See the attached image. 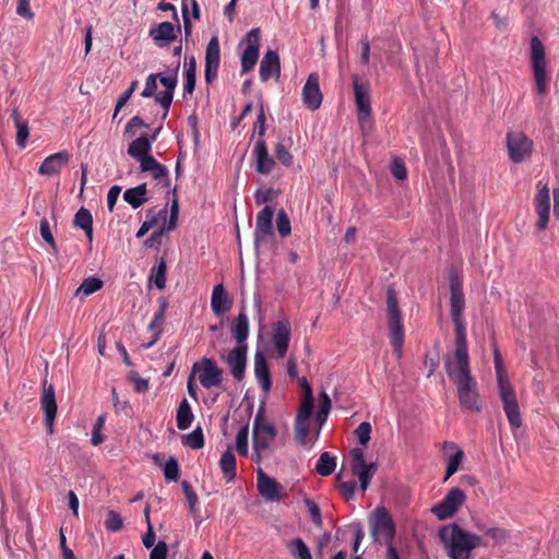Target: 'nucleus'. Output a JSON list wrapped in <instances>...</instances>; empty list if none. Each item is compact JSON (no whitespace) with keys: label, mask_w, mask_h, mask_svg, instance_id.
<instances>
[{"label":"nucleus","mask_w":559,"mask_h":559,"mask_svg":"<svg viewBox=\"0 0 559 559\" xmlns=\"http://www.w3.org/2000/svg\"><path fill=\"white\" fill-rule=\"evenodd\" d=\"M123 200L133 209H138L143 205L148 200L146 183H141L134 188L127 189L123 192Z\"/></svg>","instance_id":"33"},{"label":"nucleus","mask_w":559,"mask_h":559,"mask_svg":"<svg viewBox=\"0 0 559 559\" xmlns=\"http://www.w3.org/2000/svg\"><path fill=\"white\" fill-rule=\"evenodd\" d=\"M313 412V397H302L296 419L309 420Z\"/></svg>","instance_id":"53"},{"label":"nucleus","mask_w":559,"mask_h":559,"mask_svg":"<svg viewBox=\"0 0 559 559\" xmlns=\"http://www.w3.org/2000/svg\"><path fill=\"white\" fill-rule=\"evenodd\" d=\"M193 419H194V415L192 413L191 406H190L188 400L183 399L180 402V404L177 408V413H176V423H177L178 429H180V430L188 429L191 426Z\"/></svg>","instance_id":"34"},{"label":"nucleus","mask_w":559,"mask_h":559,"mask_svg":"<svg viewBox=\"0 0 559 559\" xmlns=\"http://www.w3.org/2000/svg\"><path fill=\"white\" fill-rule=\"evenodd\" d=\"M247 352L248 346L237 345L227 354L225 358V361L229 367L230 373L238 381H241L245 378Z\"/></svg>","instance_id":"14"},{"label":"nucleus","mask_w":559,"mask_h":559,"mask_svg":"<svg viewBox=\"0 0 559 559\" xmlns=\"http://www.w3.org/2000/svg\"><path fill=\"white\" fill-rule=\"evenodd\" d=\"M159 308L155 312L151 323L148 324V330L153 333L152 340L146 344V348L153 346L160 337L163 332V325L165 321V314L168 307V301L165 297L158 298Z\"/></svg>","instance_id":"27"},{"label":"nucleus","mask_w":559,"mask_h":559,"mask_svg":"<svg viewBox=\"0 0 559 559\" xmlns=\"http://www.w3.org/2000/svg\"><path fill=\"white\" fill-rule=\"evenodd\" d=\"M350 459L352 473L358 477L361 490L366 491L378 469V464L374 462L367 463L361 448H354L350 451Z\"/></svg>","instance_id":"9"},{"label":"nucleus","mask_w":559,"mask_h":559,"mask_svg":"<svg viewBox=\"0 0 559 559\" xmlns=\"http://www.w3.org/2000/svg\"><path fill=\"white\" fill-rule=\"evenodd\" d=\"M176 29L171 22H162L150 28L148 35L150 37L158 44V46H163L160 41H173L176 39Z\"/></svg>","instance_id":"32"},{"label":"nucleus","mask_w":559,"mask_h":559,"mask_svg":"<svg viewBox=\"0 0 559 559\" xmlns=\"http://www.w3.org/2000/svg\"><path fill=\"white\" fill-rule=\"evenodd\" d=\"M305 502L308 507V510L311 515V520H312L313 524L317 526H321L322 518H321V512H320L319 506L316 502H313L312 500H310L309 498H306Z\"/></svg>","instance_id":"62"},{"label":"nucleus","mask_w":559,"mask_h":559,"mask_svg":"<svg viewBox=\"0 0 559 559\" xmlns=\"http://www.w3.org/2000/svg\"><path fill=\"white\" fill-rule=\"evenodd\" d=\"M371 425L368 421H362L355 430V435L360 444L366 445L370 440Z\"/></svg>","instance_id":"58"},{"label":"nucleus","mask_w":559,"mask_h":559,"mask_svg":"<svg viewBox=\"0 0 559 559\" xmlns=\"http://www.w3.org/2000/svg\"><path fill=\"white\" fill-rule=\"evenodd\" d=\"M40 235L43 239L48 242L52 248L56 247V242L50 230V225L47 218H43L39 223Z\"/></svg>","instance_id":"63"},{"label":"nucleus","mask_w":559,"mask_h":559,"mask_svg":"<svg viewBox=\"0 0 559 559\" xmlns=\"http://www.w3.org/2000/svg\"><path fill=\"white\" fill-rule=\"evenodd\" d=\"M355 103L359 119H366L371 112L369 84L361 82L358 76L353 79Z\"/></svg>","instance_id":"18"},{"label":"nucleus","mask_w":559,"mask_h":559,"mask_svg":"<svg viewBox=\"0 0 559 559\" xmlns=\"http://www.w3.org/2000/svg\"><path fill=\"white\" fill-rule=\"evenodd\" d=\"M168 554V546L166 542L159 540L150 554V559H166Z\"/></svg>","instance_id":"64"},{"label":"nucleus","mask_w":559,"mask_h":559,"mask_svg":"<svg viewBox=\"0 0 559 559\" xmlns=\"http://www.w3.org/2000/svg\"><path fill=\"white\" fill-rule=\"evenodd\" d=\"M252 435L253 449L259 460L260 454L269 449L271 442L276 437L275 427L263 417V408H260L254 417Z\"/></svg>","instance_id":"7"},{"label":"nucleus","mask_w":559,"mask_h":559,"mask_svg":"<svg viewBox=\"0 0 559 559\" xmlns=\"http://www.w3.org/2000/svg\"><path fill=\"white\" fill-rule=\"evenodd\" d=\"M439 537L448 548L451 559H469L471 551L481 545L480 536L463 530L457 524L441 527Z\"/></svg>","instance_id":"4"},{"label":"nucleus","mask_w":559,"mask_h":559,"mask_svg":"<svg viewBox=\"0 0 559 559\" xmlns=\"http://www.w3.org/2000/svg\"><path fill=\"white\" fill-rule=\"evenodd\" d=\"M388 324L390 331V342L393 347V352L400 357L402 355V348L404 344V330L401 314H393L388 317Z\"/></svg>","instance_id":"26"},{"label":"nucleus","mask_w":559,"mask_h":559,"mask_svg":"<svg viewBox=\"0 0 559 559\" xmlns=\"http://www.w3.org/2000/svg\"><path fill=\"white\" fill-rule=\"evenodd\" d=\"M247 47L241 55V72L253 70L260 52V29L252 28L246 36Z\"/></svg>","instance_id":"13"},{"label":"nucleus","mask_w":559,"mask_h":559,"mask_svg":"<svg viewBox=\"0 0 559 559\" xmlns=\"http://www.w3.org/2000/svg\"><path fill=\"white\" fill-rule=\"evenodd\" d=\"M386 308H388V317L393 314H401L397 299L395 296V292L392 287H389L386 290Z\"/></svg>","instance_id":"59"},{"label":"nucleus","mask_w":559,"mask_h":559,"mask_svg":"<svg viewBox=\"0 0 559 559\" xmlns=\"http://www.w3.org/2000/svg\"><path fill=\"white\" fill-rule=\"evenodd\" d=\"M221 51L219 41L216 36L212 37L206 46L205 50V63H219Z\"/></svg>","instance_id":"46"},{"label":"nucleus","mask_w":559,"mask_h":559,"mask_svg":"<svg viewBox=\"0 0 559 559\" xmlns=\"http://www.w3.org/2000/svg\"><path fill=\"white\" fill-rule=\"evenodd\" d=\"M507 148L510 159L520 164L532 156L533 141L522 132H508Z\"/></svg>","instance_id":"10"},{"label":"nucleus","mask_w":559,"mask_h":559,"mask_svg":"<svg viewBox=\"0 0 559 559\" xmlns=\"http://www.w3.org/2000/svg\"><path fill=\"white\" fill-rule=\"evenodd\" d=\"M337 489L346 501L354 499L357 484L355 480L342 481L340 475L336 478Z\"/></svg>","instance_id":"49"},{"label":"nucleus","mask_w":559,"mask_h":559,"mask_svg":"<svg viewBox=\"0 0 559 559\" xmlns=\"http://www.w3.org/2000/svg\"><path fill=\"white\" fill-rule=\"evenodd\" d=\"M211 307L216 316H223L230 310L231 300L228 298L223 284L214 286L211 296Z\"/></svg>","instance_id":"31"},{"label":"nucleus","mask_w":559,"mask_h":559,"mask_svg":"<svg viewBox=\"0 0 559 559\" xmlns=\"http://www.w3.org/2000/svg\"><path fill=\"white\" fill-rule=\"evenodd\" d=\"M445 448L455 449V453L450 455L447 462V471L443 477V483H445L454 473L457 472L460 464L463 461L464 452L453 442H444Z\"/></svg>","instance_id":"36"},{"label":"nucleus","mask_w":559,"mask_h":559,"mask_svg":"<svg viewBox=\"0 0 559 559\" xmlns=\"http://www.w3.org/2000/svg\"><path fill=\"white\" fill-rule=\"evenodd\" d=\"M146 216L151 218L145 221L141 225L140 229L136 233L138 238L143 237L157 223L158 217L155 215L154 209L147 210Z\"/></svg>","instance_id":"61"},{"label":"nucleus","mask_w":559,"mask_h":559,"mask_svg":"<svg viewBox=\"0 0 559 559\" xmlns=\"http://www.w3.org/2000/svg\"><path fill=\"white\" fill-rule=\"evenodd\" d=\"M106 417L105 415H99L94 424L93 432H92V444L98 445L104 441V436L102 435V429L104 428Z\"/></svg>","instance_id":"56"},{"label":"nucleus","mask_w":559,"mask_h":559,"mask_svg":"<svg viewBox=\"0 0 559 559\" xmlns=\"http://www.w3.org/2000/svg\"><path fill=\"white\" fill-rule=\"evenodd\" d=\"M253 155L257 162L255 170L259 174L269 175L275 166V160L270 156L264 139H258L253 148Z\"/></svg>","instance_id":"23"},{"label":"nucleus","mask_w":559,"mask_h":559,"mask_svg":"<svg viewBox=\"0 0 559 559\" xmlns=\"http://www.w3.org/2000/svg\"><path fill=\"white\" fill-rule=\"evenodd\" d=\"M537 188L538 190L534 198V207L538 216L536 228L545 230L550 217V191L547 183L542 186V181L537 183Z\"/></svg>","instance_id":"12"},{"label":"nucleus","mask_w":559,"mask_h":559,"mask_svg":"<svg viewBox=\"0 0 559 559\" xmlns=\"http://www.w3.org/2000/svg\"><path fill=\"white\" fill-rule=\"evenodd\" d=\"M391 174L399 180L406 179L407 169L404 162L400 158H394L391 163Z\"/></svg>","instance_id":"60"},{"label":"nucleus","mask_w":559,"mask_h":559,"mask_svg":"<svg viewBox=\"0 0 559 559\" xmlns=\"http://www.w3.org/2000/svg\"><path fill=\"white\" fill-rule=\"evenodd\" d=\"M492 352L495 370L497 376L498 392L502 403L503 411L506 413L511 429H519L522 426V415L520 412V406L514 388L508 378L502 356L496 344H493Z\"/></svg>","instance_id":"2"},{"label":"nucleus","mask_w":559,"mask_h":559,"mask_svg":"<svg viewBox=\"0 0 559 559\" xmlns=\"http://www.w3.org/2000/svg\"><path fill=\"white\" fill-rule=\"evenodd\" d=\"M179 69V63H177L176 70L171 75H162L159 73L158 81L163 86H165V91L157 94L155 96V100L160 104V106L164 108V115L163 118H166L169 107L173 103L174 98V92L177 86L178 80H177V71Z\"/></svg>","instance_id":"16"},{"label":"nucleus","mask_w":559,"mask_h":559,"mask_svg":"<svg viewBox=\"0 0 559 559\" xmlns=\"http://www.w3.org/2000/svg\"><path fill=\"white\" fill-rule=\"evenodd\" d=\"M43 394L40 397V405L45 413V420L49 433H52L53 420L57 414V402L55 397V389L51 384L47 385L44 381Z\"/></svg>","instance_id":"21"},{"label":"nucleus","mask_w":559,"mask_h":559,"mask_svg":"<svg viewBox=\"0 0 559 559\" xmlns=\"http://www.w3.org/2000/svg\"><path fill=\"white\" fill-rule=\"evenodd\" d=\"M466 496L464 491L454 487L448 491L444 498L431 508V512L439 520L452 518L461 506L465 502Z\"/></svg>","instance_id":"11"},{"label":"nucleus","mask_w":559,"mask_h":559,"mask_svg":"<svg viewBox=\"0 0 559 559\" xmlns=\"http://www.w3.org/2000/svg\"><path fill=\"white\" fill-rule=\"evenodd\" d=\"M181 487L183 490V495L188 501L189 510L192 514L197 512V504L199 502L198 495L193 490L192 486L188 480H182Z\"/></svg>","instance_id":"48"},{"label":"nucleus","mask_w":559,"mask_h":559,"mask_svg":"<svg viewBox=\"0 0 559 559\" xmlns=\"http://www.w3.org/2000/svg\"><path fill=\"white\" fill-rule=\"evenodd\" d=\"M122 526H123V521H122L121 515L118 512L110 510L107 513V518L105 521V527L110 532H118L122 528Z\"/></svg>","instance_id":"51"},{"label":"nucleus","mask_w":559,"mask_h":559,"mask_svg":"<svg viewBox=\"0 0 559 559\" xmlns=\"http://www.w3.org/2000/svg\"><path fill=\"white\" fill-rule=\"evenodd\" d=\"M336 467V457L329 452H322L316 464V472L321 476L331 475Z\"/></svg>","instance_id":"41"},{"label":"nucleus","mask_w":559,"mask_h":559,"mask_svg":"<svg viewBox=\"0 0 559 559\" xmlns=\"http://www.w3.org/2000/svg\"><path fill=\"white\" fill-rule=\"evenodd\" d=\"M254 374L262 390L269 392L272 386V379L266 358L260 350H257L254 354Z\"/></svg>","instance_id":"28"},{"label":"nucleus","mask_w":559,"mask_h":559,"mask_svg":"<svg viewBox=\"0 0 559 559\" xmlns=\"http://www.w3.org/2000/svg\"><path fill=\"white\" fill-rule=\"evenodd\" d=\"M310 431L309 420L295 419V435L299 444L305 445Z\"/></svg>","instance_id":"47"},{"label":"nucleus","mask_w":559,"mask_h":559,"mask_svg":"<svg viewBox=\"0 0 559 559\" xmlns=\"http://www.w3.org/2000/svg\"><path fill=\"white\" fill-rule=\"evenodd\" d=\"M450 283V316L454 323V343L455 350H468L466 323L463 317L465 309V297L463 293L462 280L455 271L449 275Z\"/></svg>","instance_id":"3"},{"label":"nucleus","mask_w":559,"mask_h":559,"mask_svg":"<svg viewBox=\"0 0 559 559\" xmlns=\"http://www.w3.org/2000/svg\"><path fill=\"white\" fill-rule=\"evenodd\" d=\"M11 118L13 119L14 124L16 127V144L23 148L25 147L26 141L29 135L28 123L26 120H23L21 118L17 109H14L12 111Z\"/></svg>","instance_id":"38"},{"label":"nucleus","mask_w":559,"mask_h":559,"mask_svg":"<svg viewBox=\"0 0 559 559\" xmlns=\"http://www.w3.org/2000/svg\"><path fill=\"white\" fill-rule=\"evenodd\" d=\"M531 48V67L536 92L539 96H545L548 93V85L550 83V74L547 71V61L545 47L542 40L534 36L530 43Z\"/></svg>","instance_id":"5"},{"label":"nucleus","mask_w":559,"mask_h":559,"mask_svg":"<svg viewBox=\"0 0 559 559\" xmlns=\"http://www.w3.org/2000/svg\"><path fill=\"white\" fill-rule=\"evenodd\" d=\"M164 475L168 480L176 481L179 478V465L175 457H170L164 466Z\"/></svg>","instance_id":"55"},{"label":"nucleus","mask_w":559,"mask_h":559,"mask_svg":"<svg viewBox=\"0 0 559 559\" xmlns=\"http://www.w3.org/2000/svg\"><path fill=\"white\" fill-rule=\"evenodd\" d=\"M193 374H198L201 385L205 389L218 388L223 383V369L213 358L203 357L192 366Z\"/></svg>","instance_id":"8"},{"label":"nucleus","mask_w":559,"mask_h":559,"mask_svg":"<svg viewBox=\"0 0 559 559\" xmlns=\"http://www.w3.org/2000/svg\"><path fill=\"white\" fill-rule=\"evenodd\" d=\"M151 150V140L147 138L146 134H142L129 144L128 154L131 157L138 159L140 162L141 167L145 158L154 157L153 155L150 154Z\"/></svg>","instance_id":"30"},{"label":"nucleus","mask_w":559,"mask_h":559,"mask_svg":"<svg viewBox=\"0 0 559 559\" xmlns=\"http://www.w3.org/2000/svg\"><path fill=\"white\" fill-rule=\"evenodd\" d=\"M289 554L296 559H312L309 547L300 538H294L286 544Z\"/></svg>","instance_id":"40"},{"label":"nucleus","mask_w":559,"mask_h":559,"mask_svg":"<svg viewBox=\"0 0 559 559\" xmlns=\"http://www.w3.org/2000/svg\"><path fill=\"white\" fill-rule=\"evenodd\" d=\"M248 433L249 425L246 424L237 433L236 437V449L240 455H248Z\"/></svg>","instance_id":"50"},{"label":"nucleus","mask_w":559,"mask_h":559,"mask_svg":"<svg viewBox=\"0 0 559 559\" xmlns=\"http://www.w3.org/2000/svg\"><path fill=\"white\" fill-rule=\"evenodd\" d=\"M276 228H277L278 234L282 237L288 236L290 234V231H292L290 221H289V218H288V216H287V214H286V212L284 210H281L277 213Z\"/></svg>","instance_id":"52"},{"label":"nucleus","mask_w":559,"mask_h":559,"mask_svg":"<svg viewBox=\"0 0 559 559\" xmlns=\"http://www.w3.org/2000/svg\"><path fill=\"white\" fill-rule=\"evenodd\" d=\"M166 261L164 258H160L157 261V263L152 267L150 274V281L153 282L158 289H164L166 286Z\"/></svg>","instance_id":"42"},{"label":"nucleus","mask_w":559,"mask_h":559,"mask_svg":"<svg viewBox=\"0 0 559 559\" xmlns=\"http://www.w3.org/2000/svg\"><path fill=\"white\" fill-rule=\"evenodd\" d=\"M195 78H197V61L193 56H191L185 64V85L183 93L192 94L195 88Z\"/></svg>","instance_id":"39"},{"label":"nucleus","mask_w":559,"mask_h":559,"mask_svg":"<svg viewBox=\"0 0 559 559\" xmlns=\"http://www.w3.org/2000/svg\"><path fill=\"white\" fill-rule=\"evenodd\" d=\"M231 335L238 346H248L247 340L249 336V318L246 313V306L241 302V310L238 316L231 321Z\"/></svg>","instance_id":"24"},{"label":"nucleus","mask_w":559,"mask_h":559,"mask_svg":"<svg viewBox=\"0 0 559 559\" xmlns=\"http://www.w3.org/2000/svg\"><path fill=\"white\" fill-rule=\"evenodd\" d=\"M104 283L97 277H86L82 284L76 288L75 297H85L98 292L103 287Z\"/></svg>","instance_id":"43"},{"label":"nucleus","mask_w":559,"mask_h":559,"mask_svg":"<svg viewBox=\"0 0 559 559\" xmlns=\"http://www.w3.org/2000/svg\"><path fill=\"white\" fill-rule=\"evenodd\" d=\"M370 534L373 543H384L386 546L393 544L395 537V524L384 507H377L370 519Z\"/></svg>","instance_id":"6"},{"label":"nucleus","mask_w":559,"mask_h":559,"mask_svg":"<svg viewBox=\"0 0 559 559\" xmlns=\"http://www.w3.org/2000/svg\"><path fill=\"white\" fill-rule=\"evenodd\" d=\"M274 155L277 160L285 167H290L294 162V157L289 152V145H286L283 140H280L274 146Z\"/></svg>","instance_id":"44"},{"label":"nucleus","mask_w":559,"mask_h":559,"mask_svg":"<svg viewBox=\"0 0 559 559\" xmlns=\"http://www.w3.org/2000/svg\"><path fill=\"white\" fill-rule=\"evenodd\" d=\"M136 86H138V81H133L131 83L130 87L119 96V98L117 100V104H116V107H115L114 115H112L114 119L117 117L118 112L121 110V108L130 99V97L132 96V94L135 91Z\"/></svg>","instance_id":"57"},{"label":"nucleus","mask_w":559,"mask_h":559,"mask_svg":"<svg viewBox=\"0 0 559 559\" xmlns=\"http://www.w3.org/2000/svg\"><path fill=\"white\" fill-rule=\"evenodd\" d=\"M257 487L259 493L266 500L275 501L281 499L282 485L275 479L270 477L261 468L257 473Z\"/></svg>","instance_id":"19"},{"label":"nucleus","mask_w":559,"mask_h":559,"mask_svg":"<svg viewBox=\"0 0 559 559\" xmlns=\"http://www.w3.org/2000/svg\"><path fill=\"white\" fill-rule=\"evenodd\" d=\"M444 368L456 386L460 405L471 412H480L478 384L471 372L468 350H454L453 357L444 360Z\"/></svg>","instance_id":"1"},{"label":"nucleus","mask_w":559,"mask_h":559,"mask_svg":"<svg viewBox=\"0 0 559 559\" xmlns=\"http://www.w3.org/2000/svg\"><path fill=\"white\" fill-rule=\"evenodd\" d=\"M290 341V322L287 319L278 320L274 325L272 343L278 358L285 357Z\"/></svg>","instance_id":"17"},{"label":"nucleus","mask_w":559,"mask_h":559,"mask_svg":"<svg viewBox=\"0 0 559 559\" xmlns=\"http://www.w3.org/2000/svg\"><path fill=\"white\" fill-rule=\"evenodd\" d=\"M74 225L84 230L90 242L93 240V216L91 212L81 207L74 215Z\"/></svg>","instance_id":"35"},{"label":"nucleus","mask_w":559,"mask_h":559,"mask_svg":"<svg viewBox=\"0 0 559 559\" xmlns=\"http://www.w3.org/2000/svg\"><path fill=\"white\" fill-rule=\"evenodd\" d=\"M183 445L193 450L204 447V436L201 427H197L190 433L186 435L182 440Z\"/></svg>","instance_id":"45"},{"label":"nucleus","mask_w":559,"mask_h":559,"mask_svg":"<svg viewBox=\"0 0 559 559\" xmlns=\"http://www.w3.org/2000/svg\"><path fill=\"white\" fill-rule=\"evenodd\" d=\"M273 215L274 211L271 206H265L258 213L254 229V240L257 246L273 234Z\"/></svg>","instance_id":"22"},{"label":"nucleus","mask_w":559,"mask_h":559,"mask_svg":"<svg viewBox=\"0 0 559 559\" xmlns=\"http://www.w3.org/2000/svg\"><path fill=\"white\" fill-rule=\"evenodd\" d=\"M140 169L143 173L148 171L151 176L156 180H163L164 187H170L168 168L165 165L160 164L155 157L145 158Z\"/></svg>","instance_id":"29"},{"label":"nucleus","mask_w":559,"mask_h":559,"mask_svg":"<svg viewBox=\"0 0 559 559\" xmlns=\"http://www.w3.org/2000/svg\"><path fill=\"white\" fill-rule=\"evenodd\" d=\"M260 79L269 81L272 76L278 78L281 73L280 56L276 51L269 49L260 63Z\"/></svg>","instance_id":"25"},{"label":"nucleus","mask_w":559,"mask_h":559,"mask_svg":"<svg viewBox=\"0 0 559 559\" xmlns=\"http://www.w3.org/2000/svg\"><path fill=\"white\" fill-rule=\"evenodd\" d=\"M322 98L319 75L311 73L302 87V103L308 109L316 110L320 107Z\"/></svg>","instance_id":"15"},{"label":"nucleus","mask_w":559,"mask_h":559,"mask_svg":"<svg viewBox=\"0 0 559 559\" xmlns=\"http://www.w3.org/2000/svg\"><path fill=\"white\" fill-rule=\"evenodd\" d=\"M159 73H151L146 78L144 90L141 93L142 97L148 98L152 96H156V90H157V80H158Z\"/></svg>","instance_id":"54"},{"label":"nucleus","mask_w":559,"mask_h":559,"mask_svg":"<svg viewBox=\"0 0 559 559\" xmlns=\"http://www.w3.org/2000/svg\"><path fill=\"white\" fill-rule=\"evenodd\" d=\"M71 158V154L67 151H60L47 156L38 168V174L43 176H53L60 174L61 169L67 166Z\"/></svg>","instance_id":"20"},{"label":"nucleus","mask_w":559,"mask_h":559,"mask_svg":"<svg viewBox=\"0 0 559 559\" xmlns=\"http://www.w3.org/2000/svg\"><path fill=\"white\" fill-rule=\"evenodd\" d=\"M219 467L227 481H231L236 478V456L231 449L226 450L219 460Z\"/></svg>","instance_id":"37"}]
</instances>
